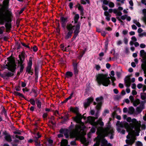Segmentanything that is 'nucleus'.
<instances>
[{
  "instance_id": "nucleus-18",
  "label": "nucleus",
  "mask_w": 146,
  "mask_h": 146,
  "mask_svg": "<svg viewBox=\"0 0 146 146\" xmlns=\"http://www.w3.org/2000/svg\"><path fill=\"white\" fill-rule=\"evenodd\" d=\"M142 61L143 63L141 64V68L143 70L144 73L145 74L146 72V61H144L143 58Z\"/></svg>"
},
{
  "instance_id": "nucleus-1",
  "label": "nucleus",
  "mask_w": 146,
  "mask_h": 146,
  "mask_svg": "<svg viewBox=\"0 0 146 146\" xmlns=\"http://www.w3.org/2000/svg\"><path fill=\"white\" fill-rule=\"evenodd\" d=\"M133 123L129 124L125 122L123 124V126L129 132L127 136V139L126 140V143L129 145L131 146L136 140V136H138L140 131L141 124L135 119L132 120Z\"/></svg>"
},
{
  "instance_id": "nucleus-26",
  "label": "nucleus",
  "mask_w": 146,
  "mask_h": 146,
  "mask_svg": "<svg viewBox=\"0 0 146 146\" xmlns=\"http://www.w3.org/2000/svg\"><path fill=\"white\" fill-rule=\"evenodd\" d=\"M68 144V141L66 139L62 140L61 142V146H67Z\"/></svg>"
},
{
  "instance_id": "nucleus-48",
  "label": "nucleus",
  "mask_w": 146,
  "mask_h": 146,
  "mask_svg": "<svg viewBox=\"0 0 146 146\" xmlns=\"http://www.w3.org/2000/svg\"><path fill=\"white\" fill-rule=\"evenodd\" d=\"M146 35V33L144 32L143 33H140L139 35V36L140 37H142L143 36Z\"/></svg>"
},
{
  "instance_id": "nucleus-59",
  "label": "nucleus",
  "mask_w": 146,
  "mask_h": 146,
  "mask_svg": "<svg viewBox=\"0 0 146 146\" xmlns=\"http://www.w3.org/2000/svg\"><path fill=\"white\" fill-rule=\"evenodd\" d=\"M141 3L146 6V0H141Z\"/></svg>"
},
{
  "instance_id": "nucleus-64",
  "label": "nucleus",
  "mask_w": 146,
  "mask_h": 146,
  "mask_svg": "<svg viewBox=\"0 0 146 146\" xmlns=\"http://www.w3.org/2000/svg\"><path fill=\"white\" fill-rule=\"evenodd\" d=\"M115 75L114 72L113 71H111V74H110V76H113Z\"/></svg>"
},
{
  "instance_id": "nucleus-16",
  "label": "nucleus",
  "mask_w": 146,
  "mask_h": 146,
  "mask_svg": "<svg viewBox=\"0 0 146 146\" xmlns=\"http://www.w3.org/2000/svg\"><path fill=\"white\" fill-rule=\"evenodd\" d=\"M73 32V31H67V32H66L65 33V38L67 39L70 38L72 36Z\"/></svg>"
},
{
  "instance_id": "nucleus-30",
  "label": "nucleus",
  "mask_w": 146,
  "mask_h": 146,
  "mask_svg": "<svg viewBox=\"0 0 146 146\" xmlns=\"http://www.w3.org/2000/svg\"><path fill=\"white\" fill-rule=\"evenodd\" d=\"M65 75L68 78L71 77L73 75V74L72 72L68 71L66 72Z\"/></svg>"
},
{
  "instance_id": "nucleus-23",
  "label": "nucleus",
  "mask_w": 146,
  "mask_h": 146,
  "mask_svg": "<svg viewBox=\"0 0 146 146\" xmlns=\"http://www.w3.org/2000/svg\"><path fill=\"white\" fill-rule=\"evenodd\" d=\"M131 40L130 41L129 44L131 45L133 44L134 42H136L137 40V39L135 36H132L131 38Z\"/></svg>"
},
{
  "instance_id": "nucleus-37",
  "label": "nucleus",
  "mask_w": 146,
  "mask_h": 146,
  "mask_svg": "<svg viewBox=\"0 0 146 146\" xmlns=\"http://www.w3.org/2000/svg\"><path fill=\"white\" fill-rule=\"evenodd\" d=\"M102 105V104L98 103L96 107V109L98 110H100L101 108Z\"/></svg>"
},
{
  "instance_id": "nucleus-25",
  "label": "nucleus",
  "mask_w": 146,
  "mask_h": 146,
  "mask_svg": "<svg viewBox=\"0 0 146 146\" xmlns=\"http://www.w3.org/2000/svg\"><path fill=\"white\" fill-rule=\"evenodd\" d=\"M104 15L106 16V19L108 21H109L110 20L111 15L107 11L105 12Z\"/></svg>"
},
{
  "instance_id": "nucleus-50",
  "label": "nucleus",
  "mask_w": 146,
  "mask_h": 146,
  "mask_svg": "<svg viewBox=\"0 0 146 146\" xmlns=\"http://www.w3.org/2000/svg\"><path fill=\"white\" fill-rule=\"evenodd\" d=\"M30 102L33 105H35V100L32 99H31L30 100Z\"/></svg>"
},
{
  "instance_id": "nucleus-54",
  "label": "nucleus",
  "mask_w": 146,
  "mask_h": 146,
  "mask_svg": "<svg viewBox=\"0 0 146 146\" xmlns=\"http://www.w3.org/2000/svg\"><path fill=\"white\" fill-rule=\"evenodd\" d=\"M96 131V129L94 128H92L90 130V132H92V133H94Z\"/></svg>"
},
{
  "instance_id": "nucleus-10",
  "label": "nucleus",
  "mask_w": 146,
  "mask_h": 146,
  "mask_svg": "<svg viewBox=\"0 0 146 146\" xmlns=\"http://www.w3.org/2000/svg\"><path fill=\"white\" fill-rule=\"evenodd\" d=\"M3 134L4 136V138L6 141L8 142H11L12 141L11 135L6 131H4L3 132Z\"/></svg>"
},
{
  "instance_id": "nucleus-7",
  "label": "nucleus",
  "mask_w": 146,
  "mask_h": 146,
  "mask_svg": "<svg viewBox=\"0 0 146 146\" xmlns=\"http://www.w3.org/2000/svg\"><path fill=\"white\" fill-rule=\"evenodd\" d=\"M88 121L94 126H96L98 124H99L101 126H103L104 125V123L102 121V119L101 118H99L97 122H94V117H88Z\"/></svg>"
},
{
  "instance_id": "nucleus-9",
  "label": "nucleus",
  "mask_w": 146,
  "mask_h": 146,
  "mask_svg": "<svg viewBox=\"0 0 146 146\" xmlns=\"http://www.w3.org/2000/svg\"><path fill=\"white\" fill-rule=\"evenodd\" d=\"M32 63V59L31 57H30L29 59V61L28 64V66L27 68L26 71L29 74H31L32 75L33 73L31 70V66Z\"/></svg>"
},
{
  "instance_id": "nucleus-43",
  "label": "nucleus",
  "mask_w": 146,
  "mask_h": 146,
  "mask_svg": "<svg viewBox=\"0 0 146 146\" xmlns=\"http://www.w3.org/2000/svg\"><path fill=\"white\" fill-rule=\"evenodd\" d=\"M134 119H132V120H131V118L130 117H127V119H126V120L128 122H131V121L132 122V123H133V122H132V120H133V119H134Z\"/></svg>"
},
{
  "instance_id": "nucleus-8",
  "label": "nucleus",
  "mask_w": 146,
  "mask_h": 146,
  "mask_svg": "<svg viewBox=\"0 0 146 146\" xmlns=\"http://www.w3.org/2000/svg\"><path fill=\"white\" fill-rule=\"evenodd\" d=\"M19 57L20 58V61L19 63L20 65V72H21L23 71L24 68V64H23L24 58V53L22 52L21 54L19 55Z\"/></svg>"
},
{
  "instance_id": "nucleus-44",
  "label": "nucleus",
  "mask_w": 146,
  "mask_h": 146,
  "mask_svg": "<svg viewBox=\"0 0 146 146\" xmlns=\"http://www.w3.org/2000/svg\"><path fill=\"white\" fill-rule=\"evenodd\" d=\"M143 86L141 84H139L137 85V86L138 89H140L143 88Z\"/></svg>"
},
{
  "instance_id": "nucleus-38",
  "label": "nucleus",
  "mask_w": 146,
  "mask_h": 146,
  "mask_svg": "<svg viewBox=\"0 0 146 146\" xmlns=\"http://www.w3.org/2000/svg\"><path fill=\"white\" fill-rule=\"evenodd\" d=\"M141 98L143 100H145L146 98V94L143 93L141 95Z\"/></svg>"
},
{
  "instance_id": "nucleus-17",
  "label": "nucleus",
  "mask_w": 146,
  "mask_h": 146,
  "mask_svg": "<svg viewBox=\"0 0 146 146\" xmlns=\"http://www.w3.org/2000/svg\"><path fill=\"white\" fill-rule=\"evenodd\" d=\"M94 99L92 98H90L87 99V102L85 103L84 104V106L86 108L88 106H89L90 104V103L92 102Z\"/></svg>"
},
{
  "instance_id": "nucleus-2",
  "label": "nucleus",
  "mask_w": 146,
  "mask_h": 146,
  "mask_svg": "<svg viewBox=\"0 0 146 146\" xmlns=\"http://www.w3.org/2000/svg\"><path fill=\"white\" fill-rule=\"evenodd\" d=\"M82 115L80 113L73 118L74 120L78 124L76 126L75 128L70 133V136L72 137H75L77 139H80L81 142L85 146H87L88 142L86 141L84 136L86 133L84 129L85 128L84 123L81 122L82 119Z\"/></svg>"
},
{
  "instance_id": "nucleus-27",
  "label": "nucleus",
  "mask_w": 146,
  "mask_h": 146,
  "mask_svg": "<svg viewBox=\"0 0 146 146\" xmlns=\"http://www.w3.org/2000/svg\"><path fill=\"white\" fill-rule=\"evenodd\" d=\"M74 70V74H76L78 73V70L77 68V64H73Z\"/></svg>"
},
{
  "instance_id": "nucleus-14",
  "label": "nucleus",
  "mask_w": 146,
  "mask_h": 146,
  "mask_svg": "<svg viewBox=\"0 0 146 146\" xmlns=\"http://www.w3.org/2000/svg\"><path fill=\"white\" fill-rule=\"evenodd\" d=\"M140 56L143 58L144 61H146V52L143 50L140 51Z\"/></svg>"
},
{
  "instance_id": "nucleus-56",
  "label": "nucleus",
  "mask_w": 146,
  "mask_h": 146,
  "mask_svg": "<svg viewBox=\"0 0 146 146\" xmlns=\"http://www.w3.org/2000/svg\"><path fill=\"white\" fill-rule=\"evenodd\" d=\"M143 31V30L142 29H141V28H139L138 29V32L139 33H141Z\"/></svg>"
},
{
  "instance_id": "nucleus-60",
  "label": "nucleus",
  "mask_w": 146,
  "mask_h": 146,
  "mask_svg": "<svg viewBox=\"0 0 146 146\" xmlns=\"http://www.w3.org/2000/svg\"><path fill=\"white\" fill-rule=\"evenodd\" d=\"M23 10H21L19 12L17 13L16 14H17V15H19L20 14H21L22 13H23Z\"/></svg>"
},
{
  "instance_id": "nucleus-49",
  "label": "nucleus",
  "mask_w": 146,
  "mask_h": 146,
  "mask_svg": "<svg viewBox=\"0 0 146 146\" xmlns=\"http://www.w3.org/2000/svg\"><path fill=\"white\" fill-rule=\"evenodd\" d=\"M140 47L141 48H144L146 47V45L143 43H142L140 45Z\"/></svg>"
},
{
  "instance_id": "nucleus-46",
  "label": "nucleus",
  "mask_w": 146,
  "mask_h": 146,
  "mask_svg": "<svg viewBox=\"0 0 146 146\" xmlns=\"http://www.w3.org/2000/svg\"><path fill=\"white\" fill-rule=\"evenodd\" d=\"M5 75L7 76H10L13 75V74L10 72H8L5 74Z\"/></svg>"
},
{
  "instance_id": "nucleus-57",
  "label": "nucleus",
  "mask_w": 146,
  "mask_h": 146,
  "mask_svg": "<svg viewBox=\"0 0 146 146\" xmlns=\"http://www.w3.org/2000/svg\"><path fill=\"white\" fill-rule=\"evenodd\" d=\"M133 44L134 45L135 47H137L139 46V44L137 42H135Z\"/></svg>"
},
{
  "instance_id": "nucleus-31",
  "label": "nucleus",
  "mask_w": 146,
  "mask_h": 146,
  "mask_svg": "<svg viewBox=\"0 0 146 146\" xmlns=\"http://www.w3.org/2000/svg\"><path fill=\"white\" fill-rule=\"evenodd\" d=\"M134 109L133 107H130L129 108V113L130 114H133L134 111Z\"/></svg>"
},
{
  "instance_id": "nucleus-3",
  "label": "nucleus",
  "mask_w": 146,
  "mask_h": 146,
  "mask_svg": "<svg viewBox=\"0 0 146 146\" xmlns=\"http://www.w3.org/2000/svg\"><path fill=\"white\" fill-rule=\"evenodd\" d=\"M97 133L98 136L96 139V143L93 146H99L100 141L104 146H112L110 143H108V141L104 137L109 134L111 135L110 137L111 139L113 138L114 131L112 127L110 126H108L104 128L102 127H99L98 128Z\"/></svg>"
},
{
  "instance_id": "nucleus-52",
  "label": "nucleus",
  "mask_w": 146,
  "mask_h": 146,
  "mask_svg": "<svg viewBox=\"0 0 146 146\" xmlns=\"http://www.w3.org/2000/svg\"><path fill=\"white\" fill-rule=\"evenodd\" d=\"M95 67L97 70H99L100 69V66L99 65H96Z\"/></svg>"
},
{
  "instance_id": "nucleus-5",
  "label": "nucleus",
  "mask_w": 146,
  "mask_h": 146,
  "mask_svg": "<svg viewBox=\"0 0 146 146\" xmlns=\"http://www.w3.org/2000/svg\"><path fill=\"white\" fill-rule=\"evenodd\" d=\"M96 81L99 85L102 84L103 86H107L110 84V78L108 77L107 74H99L96 76Z\"/></svg>"
},
{
  "instance_id": "nucleus-41",
  "label": "nucleus",
  "mask_w": 146,
  "mask_h": 146,
  "mask_svg": "<svg viewBox=\"0 0 146 146\" xmlns=\"http://www.w3.org/2000/svg\"><path fill=\"white\" fill-rule=\"evenodd\" d=\"M37 106L38 108H40L41 107V102L39 101H38L36 103Z\"/></svg>"
},
{
  "instance_id": "nucleus-33",
  "label": "nucleus",
  "mask_w": 146,
  "mask_h": 146,
  "mask_svg": "<svg viewBox=\"0 0 146 146\" xmlns=\"http://www.w3.org/2000/svg\"><path fill=\"white\" fill-rule=\"evenodd\" d=\"M140 103V101L139 99H137L133 102V106H136L138 105Z\"/></svg>"
},
{
  "instance_id": "nucleus-21",
  "label": "nucleus",
  "mask_w": 146,
  "mask_h": 146,
  "mask_svg": "<svg viewBox=\"0 0 146 146\" xmlns=\"http://www.w3.org/2000/svg\"><path fill=\"white\" fill-rule=\"evenodd\" d=\"M80 24L79 23H78L77 25L75 26V29L74 31V33L78 34L79 32V29L80 28Z\"/></svg>"
},
{
  "instance_id": "nucleus-63",
  "label": "nucleus",
  "mask_w": 146,
  "mask_h": 146,
  "mask_svg": "<svg viewBox=\"0 0 146 146\" xmlns=\"http://www.w3.org/2000/svg\"><path fill=\"white\" fill-rule=\"evenodd\" d=\"M33 50L34 51L36 52L37 50V48L36 46H34L33 48Z\"/></svg>"
},
{
  "instance_id": "nucleus-19",
  "label": "nucleus",
  "mask_w": 146,
  "mask_h": 146,
  "mask_svg": "<svg viewBox=\"0 0 146 146\" xmlns=\"http://www.w3.org/2000/svg\"><path fill=\"white\" fill-rule=\"evenodd\" d=\"M74 26H73L71 24H67L66 26V29L68 31H73V29Z\"/></svg>"
},
{
  "instance_id": "nucleus-58",
  "label": "nucleus",
  "mask_w": 146,
  "mask_h": 146,
  "mask_svg": "<svg viewBox=\"0 0 146 146\" xmlns=\"http://www.w3.org/2000/svg\"><path fill=\"white\" fill-rule=\"evenodd\" d=\"M110 78L111 79L112 82H114L115 80V79L113 76H111Z\"/></svg>"
},
{
  "instance_id": "nucleus-36",
  "label": "nucleus",
  "mask_w": 146,
  "mask_h": 146,
  "mask_svg": "<svg viewBox=\"0 0 146 146\" xmlns=\"http://www.w3.org/2000/svg\"><path fill=\"white\" fill-rule=\"evenodd\" d=\"M108 6L110 8H113L114 6V4L113 2H110L108 3Z\"/></svg>"
},
{
  "instance_id": "nucleus-42",
  "label": "nucleus",
  "mask_w": 146,
  "mask_h": 146,
  "mask_svg": "<svg viewBox=\"0 0 146 146\" xmlns=\"http://www.w3.org/2000/svg\"><path fill=\"white\" fill-rule=\"evenodd\" d=\"M60 48L61 49L64 51H66V48L65 47L64 48V45L63 44H61L60 45Z\"/></svg>"
},
{
  "instance_id": "nucleus-28",
  "label": "nucleus",
  "mask_w": 146,
  "mask_h": 146,
  "mask_svg": "<svg viewBox=\"0 0 146 146\" xmlns=\"http://www.w3.org/2000/svg\"><path fill=\"white\" fill-rule=\"evenodd\" d=\"M101 1L102 2L103 4H102V6L104 8V9H106L104 8L105 5H107L108 4V2L107 0H101Z\"/></svg>"
},
{
  "instance_id": "nucleus-39",
  "label": "nucleus",
  "mask_w": 146,
  "mask_h": 146,
  "mask_svg": "<svg viewBox=\"0 0 146 146\" xmlns=\"http://www.w3.org/2000/svg\"><path fill=\"white\" fill-rule=\"evenodd\" d=\"M143 110V109L140 107H138L136 109L138 113H139L141 111Z\"/></svg>"
},
{
  "instance_id": "nucleus-29",
  "label": "nucleus",
  "mask_w": 146,
  "mask_h": 146,
  "mask_svg": "<svg viewBox=\"0 0 146 146\" xmlns=\"http://www.w3.org/2000/svg\"><path fill=\"white\" fill-rule=\"evenodd\" d=\"M143 12L145 16L143 18V20L144 22L146 24V10H143Z\"/></svg>"
},
{
  "instance_id": "nucleus-51",
  "label": "nucleus",
  "mask_w": 146,
  "mask_h": 146,
  "mask_svg": "<svg viewBox=\"0 0 146 146\" xmlns=\"http://www.w3.org/2000/svg\"><path fill=\"white\" fill-rule=\"evenodd\" d=\"M128 33V31L126 30H124L122 31V33L124 35H126Z\"/></svg>"
},
{
  "instance_id": "nucleus-13",
  "label": "nucleus",
  "mask_w": 146,
  "mask_h": 146,
  "mask_svg": "<svg viewBox=\"0 0 146 146\" xmlns=\"http://www.w3.org/2000/svg\"><path fill=\"white\" fill-rule=\"evenodd\" d=\"M60 22L62 24V25L63 27L64 28L66 23L67 22V18L63 17H61L60 18Z\"/></svg>"
},
{
  "instance_id": "nucleus-11",
  "label": "nucleus",
  "mask_w": 146,
  "mask_h": 146,
  "mask_svg": "<svg viewBox=\"0 0 146 146\" xmlns=\"http://www.w3.org/2000/svg\"><path fill=\"white\" fill-rule=\"evenodd\" d=\"M125 83L127 87H129L130 86L131 81L130 76L126 77L125 79Z\"/></svg>"
},
{
  "instance_id": "nucleus-12",
  "label": "nucleus",
  "mask_w": 146,
  "mask_h": 146,
  "mask_svg": "<svg viewBox=\"0 0 146 146\" xmlns=\"http://www.w3.org/2000/svg\"><path fill=\"white\" fill-rule=\"evenodd\" d=\"M109 12L110 13L113 12L117 16V17H119L122 14L121 12L120 11V10H110Z\"/></svg>"
},
{
  "instance_id": "nucleus-45",
  "label": "nucleus",
  "mask_w": 146,
  "mask_h": 146,
  "mask_svg": "<svg viewBox=\"0 0 146 146\" xmlns=\"http://www.w3.org/2000/svg\"><path fill=\"white\" fill-rule=\"evenodd\" d=\"M128 39L127 38L125 37L123 39V41L125 44H127L128 42Z\"/></svg>"
},
{
  "instance_id": "nucleus-55",
  "label": "nucleus",
  "mask_w": 146,
  "mask_h": 146,
  "mask_svg": "<svg viewBox=\"0 0 146 146\" xmlns=\"http://www.w3.org/2000/svg\"><path fill=\"white\" fill-rule=\"evenodd\" d=\"M76 6L77 7V8H78V9H82L83 8L81 7V6L79 4L77 5Z\"/></svg>"
},
{
  "instance_id": "nucleus-24",
  "label": "nucleus",
  "mask_w": 146,
  "mask_h": 146,
  "mask_svg": "<svg viewBox=\"0 0 146 146\" xmlns=\"http://www.w3.org/2000/svg\"><path fill=\"white\" fill-rule=\"evenodd\" d=\"M103 97L101 96L96 98V100L98 103L102 104L103 101Z\"/></svg>"
},
{
  "instance_id": "nucleus-6",
  "label": "nucleus",
  "mask_w": 146,
  "mask_h": 146,
  "mask_svg": "<svg viewBox=\"0 0 146 146\" xmlns=\"http://www.w3.org/2000/svg\"><path fill=\"white\" fill-rule=\"evenodd\" d=\"M9 62L7 63L8 69L11 71H13L15 67V64L13 59L11 57L8 58Z\"/></svg>"
},
{
  "instance_id": "nucleus-15",
  "label": "nucleus",
  "mask_w": 146,
  "mask_h": 146,
  "mask_svg": "<svg viewBox=\"0 0 146 146\" xmlns=\"http://www.w3.org/2000/svg\"><path fill=\"white\" fill-rule=\"evenodd\" d=\"M70 111L77 115L79 113L78 112V109L77 107L73 108L70 107L69 108Z\"/></svg>"
},
{
  "instance_id": "nucleus-34",
  "label": "nucleus",
  "mask_w": 146,
  "mask_h": 146,
  "mask_svg": "<svg viewBox=\"0 0 146 146\" xmlns=\"http://www.w3.org/2000/svg\"><path fill=\"white\" fill-rule=\"evenodd\" d=\"M133 23L135 24L138 27H140L141 26V25L139 22H138L137 20H134L133 21Z\"/></svg>"
},
{
  "instance_id": "nucleus-32",
  "label": "nucleus",
  "mask_w": 146,
  "mask_h": 146,
  "mask_svg": "<svg viewBox=\"0 0 146 146\" xmlns=\"http://www.w3.org/2000/svg\"><path fill=\"white\" fill-rule=\"evenodd\" d=\"M79 18V16L78 14H76L74 16V21L75 23H77L78 19Z\"/></svg>"
},
{
  "instance_id": "nucleus-61",
  "label": "nucleus",
  "mask_w": 146,
  "mask_h": 146,
  "mask_svg": "<svg viewBox=\"0 0 146 146\" xmlns=\"http://www.w3.org/2000/svg\"><path fill=\"white\" fill-rule=\"evenodd\" d=\"M132 94L133 95H136L137 94V92L135 90H133L132 91Z\"/></svg>"
},
{
  "instance_id": "nucleus-40",
  "label": "nucleus",
  "mask_w": 146,
  "mask_h": 146,
  "mask_svg": "<svg viewBox=\"0 0 146 146\" xmlns=\"http://www.w3.org/2000/svg\"><path fill=\"white\" fill-rule=\"evenodd\" d=\"M5 30V28L4 27H2L0 28V34H2L3 31Z\"/></svg>"
},
{
  "instance_id": "nucleus-22",
  "label": "nucleus",
  "mask_w": 146,
  "mask_h": 146,
  "mask_svg": "<svg viewBox=\"0 0 146 146\" xmlns=\"http://www.w3.org/2000/svg\"><path fill=\"white\" fill-rule=\"evenodd\" d=\"M121 19L123 20H125L126 19L128 21H130L131 19V17L126 15L122 16L121 17Z\"/></svg>"
},
{
  "instance_id": "nucleus-53",
  "label": "nucleus",
  "mask_w": 146,
  "mask_h": 146,
  "mask_svg": "<svg viewBox=\"0 0 146 146\" xmlns=\"http://www.w3.org/2000/svg\"><path fill=\"white\" fill-rule=\"evenodd\" d=\"M129 98L131 102H133V101L134 98L132 96H130L129 97Z\"/></svg>"
},
{
  "instance_id": "nucleus-62",
  "label": "nucleus",
  "mask_w": 146,
  "mask_h": 146,
  "mask_svg": "<svg viewBox=\"0 0 146 146\" xmlns=\"http://www.w3.org/2000/svg\"><path fill=\"white\" fill-rule=\"evenodd\" d=\"M132 88L133 89H135L136 87V85L135 84H133L131 85Z\"/></svg>"
},
{
  "instance_id": "nucleus-35",
  "label": "nucleus",
  "mask_w": 146,
  "mask_h": 146,
  "mask_svg": "<svg viewBox=\"0 0 146 146\" xmlns=\"http://www.w3.org/2000/svg\"><path fill=\"white\" fill-rule=\"evenodd\" d=\"M135 146H143V144L141 142L138 141L136 143Z\"/></svg>"
},
{
  "instance_id": "nucleus-20",
  "label": "nucleus",
  "mask_w": 146,
  "mask_h": 146,
  "mask_svg": "<svg viewBox=\"0 0 146 146\" xmlns=\"http://www.w3.org/2000/svg\"><path fill=\"white\" fill-rule=\"evenodd\" d=\"M9 2L7 0H5L3 2L2 8L3 9H7L8 8Z\"/></svg>"
},
{
  "instance_id": "nucleus-4",
  "label": "nucleus",
  "mask_w": 146,
  "mask_h": 146,
  "mask_svg": "<svg viewBox=\"0 0 146 146\" xmlns=\"http://www.w3.org/2000/svg\"><path fill=\"white\" fill-rule=\"evenodd\" d=\"M12 17V13L10 11L8 10H0V22L2 24H3L5 22H7L5 26L7 32H9L11 28L10 23Z\"/></svg>"
},
{
  "instance_id": "nucleus-47",
  "label": "nucleus",
  "mask_w": 146,
  "mask_h": 146,
  "mask_svg": "<svg viewBox=\"0 0 146 146\" xmlns=\"http://www.w3.org/2000/svg\"><path fill=\"white\" fill-rule=\"evenodd\" d=\"M73 94V93H72V94H70V96L68 98L65 100V102H66L68 100L71 99Z\"/></svg>"
}]
</instances>
